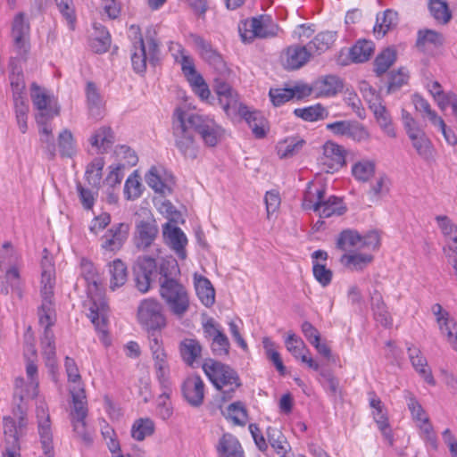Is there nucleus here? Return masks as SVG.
Returning a JSON list of instances; mask_svg holds the SVG:
<instances>
[{
  "instance_id": "obj_43",
  "label": "nucleus",
  "mask_w": 457,
  "mask_h": 457,
  "mask_svg": "<svg viewBox=\"0 0 457 457\" xmlns=\"http://www.w3.org/2000/svg\"><path fill=\"white\" fill-rule=\"evenodd\" d=\"M374 52V44L370 40H359L351 47L349 54L352 62L361 63L368 61Z\"/></svg>"
},
{
  "instance_id": "obj_47",
  "label": "nucleus",
  "mask_w": 457,
  "mask_h": 457,
  "mask_svg": "<svg viewBox=\"0 0 457 457\" xmlns=\"http://www.w3.org/2000/svg\"><path fill=\"white\" fill-rule=\"evenodd\" d=\"M396 60V52L391 47L384 49L374 61V71L381 76L394 64Z\"/></svg>"
},
{
  "instance_id": "obj_34",
  "label": "nucleus",
  "mask_w": 457,
  "mask_h": 457,
  "mask_svg": "<svg viewBox=\"0 0 457 457\" xmlns=\"http://www.w3.org/2000/svg\"><path fill=\"white\" fill-rule=\"evenodd\" d=\"M326 189L324 187H315L312 182L308 183L307 188L303 194L302 206L304 210H312L313 212L320 208V202L324 199Z\"/></svg>"
},
{
  "instance_id": "obj_26",
  "label": "nucleus",
  "mask_w": 457,
  "mask_h": 457,
  "mask_svg": "<svg viewBox=\"0 0 457 457\" xmlns=\"http://www.w3.org/2000/svg\"><path fill=\"white\" fill-rule=\"evenodd\" d=\"M407 351L411 363L415 370L428 385L436 386V380L432 375V371L428 367L427 359L422 355L420 348L410 345L407 347Z\"/></svg>"
},
{
  "instance_id": "obj_3",
  "label": "nucleus",
  "mask_w": 457,
  "mask_h": 457,
  "mask_svg": "<svg viewBox=\"0 0 457 457\" xmlns=\"http://www.w3.org/2000/svg\"><path fill=\"white\" fill-rule=\"evenodd\" d=\"M79 269L80 277L87 284V294L90 299L89 313L87 316L96 327V329L103 335H106L109 306L101 292L100 276L94 263L87 259L81 260Z\"/></svg>"
},
{
  "instance_id": "obj_19",
  "label": "nucleus",
  "mask_w": 457,
  "mask_h": 457,
  "mask_svg": "<svg viewBox=\"0 0 457 457\" xmlns=\"http://www.w3.org/2000/svg\"><path fill=\"white\" fill-rule=\"evenodd\" d=\"M187 403L195 408L200 407L204 399V383L199 375L187 377L181 386Z\"/></svg>"
},
{
  "instance_id": "obj_5",
  "label": "nucleus",
  "mask_w": 457,
  "mask_h": 457,
  "mask_svg": "<svg viewBox=\"0 0 457 457\" xmlns=\"http://www.w3.org/2000/svg\"><path fill=\"white\" fill-rule=\"evenodd\" d=\"M160 296L170 312L178 318H182L189 310L190 299L186 287L179 280H165L159 289Z\"/></svg>"
},
{
  "instance_id": "obj_55",
  "label": "nucleus",
  "mask_w": 457,
  "mask_h": 457,
  "mask_svg": "<svg viewBox=\"0 0 457 457\" xmlns=\"http://www.w3.org/2000/svg\"><path fill=\"white\" fill-rule=\"evenodd\" d=\"M143 186L140 182V177L135 170L129 176L124 185V195L128 200H135L142 195Z\"/></svg>"
},
{
  "instance_id": "obj_17",
  "label": "nucleus",
  "mask_w": 457,
  "mask_h": 457,
  "mask_svg": "<svg viewBox=\"0 0 457 457\" xmlns=\"http://www.w3.org/2000/svg\"><path fill=\"white\" fill-rule=\"evenodd\" d=\"M213 87L219 96V103L226 114L228 116L237 114V110H238L241 103L237 93L232 87L221 78H215Z\"/></svg>"
},
{
  "instance_id": "obj_7",
  "label": "nucleus",
  "mask_w": 457,
  "mask_h": 457,
  "mask_svg": "<svg viewBox=\"0 0 457 457\" xmlns=\"http://www.w3.org/2000/svg\"><path fill=\"white\" fill-rule=\"evenodd\" d=\"M379 235L376 231H370L361 236L356 230L345 229L337 237V248L345 253L360 251H375L379 246Z\"/></svg>"
},
{
  "instance_id": "obj_45",
  "label": "nucleus",
  "mask_w": 457,
  "mask_h": 457,
  "mask_svg": "<svg viewBox=\"0 0 457 457\" xmlns=\"http://www.w3.org/2000/svg\"><path fill=\"white\" fill-rule=\"evenodd\" d=\"M294 114L303 120L311 122L324 120L328 116V111L320 104L304 108H296L294 110Z\"/></svg>"
},
{
  "instance_id": "obj_18",
  "label": "nucleus",
  "mask_w": 457,
  "mask_h": 457,
  "mask_svg": "<svg viewBox=\"0 0 457 457\" xmlns=\"http://www.w3.org/2000/svg\"><path fill=\"white\" fill-rule=\"evenodd\" d=\"M129 234V225L127 222L113 224L102 237L101 247L104 251L117 252L121 249Z\"/></svg>"
},
{
  "instance_id": "obj_31",
  "label": "nucleus",
  "mask_w": 457,
  "mask_h": 457,
  "mask_svg": "<svg viewBox=\"0 0 457 457\" xmlns=\"http://www.w3.org/2000/svg\"><path fill=\"white\" fill-rule=\"evenodd\" d=\"M398 21V13L392 9H386L382 13H378L373 28L375 37L382 38L388 31L397 26Z\"/></svg>"
},
{
  "instance_id": "obj_28",
  "label": "nucleus",
  "mask_w": 457,
  "mask_h": 457,
  "mask_svg": "<svg viewBox=\"0 0 457 457\" xmlns=\"http://www.w3.org/2000/svg\"><path fill=\"white\" fill-rule=\"evenodd\" d=\"M216 449L218 457H245L238 439L229 433L224 434L220 438Z\"/></svg>"
},
{
  "instance_id": "obj_21",
  "label": "nucleus",
  "mask_w": 457,
  "mask_h": 457,
  "mask_svg": "<svg viewBox=\"0 0 457 457\" xmlns=\"http://www.w3.org/2000/svg\"><path fill=\"white\" fill-rule=\"evenodd\" d=\"M12 35L15 47L19 50L21 54H25L29 52V24L25 20L22 12L18 13L12 22Z\"/></svg>"
},
{
  "instance_id": "obj_16",
  "label": "nucleus",
  "mask_w": 457,
  "mask_h": 457,
  "mask_svg": "<svg viewBox=\"0 0 457 457\" xmlns=\"http://www.w3.org/2000/svg\"><path fill=\"white\" fill-rule=\"evenodd\" d=\"M369 405L372 409V417L376 422L378 429L381 431L384 437L393 445L394 436L390 428L387 411L385 404L374 391L368 393Z\"/></svg>"
},
{
  "instance_id": "obj_24",
  "label": "nucleus",
  "mask_w": 457,
  "mask_h": 457,
  "mask_svg": "<svg viewBox=\"0 0 457 457\" xmlns=\"http://www.w3.org/2000/svg\"><path fill=\"white\" fill-rule=\"evenodd\" d=\"M312 55L307 45L288 46L285 53L284 67L287 70H297L303 67Z\"/></svg>"
},
{
  "instance_id": "obj_49",
  "label": "nucleus",
  "mask_w": 457,
  "mask_h": 457,
  "mask_svg": "<svg viewBox=\"0 0 457 457\" xmlns=\"http://www.w3.org/2000/svg\"><path fill=\"white\" fill-rule=\"evenodd\" d=\"M437 323L442 333L445 334L448 342L457 352V324L453 320L449 319V313L445 312L441 317H437Z\"/></svg>"
},
{
  "instance_id": "obj_44",
  "label": "nucleus",
  "mask_w": 457,
  "mask_h": 457,
  "mask_svg": "<svg viewBox=\"0 0 457 457\" xmlns=\"http://www.w3.org/2000/svg\"><path fill=\"white\" fill-rule=\"evenodd\" d=\"M111 274L110 288L115 290L123 286L128 278V270L125 263L120 260H114L109 266Z\"/></svg>"
},
{
  "instance_id": "obj_57",
  "label": "nucleus",
  "mask_w": 457,
  "mask_h": 457,
  "mask_svg": "<svg viewBox=\"0 0 457 457\" xmlns=\"http://www.w3.org/2000/svg\"><path fill=\"white\" fill-rule=\"evenodd\" d=\"M404 394L405 399L407 400V406L411 411L412 420L416 423L420 421H426L427 419H428V416L417 398L409 391H406Z\"/></svg>"
},
{
  "instance_id": "obj_56",
  "label": "nucleus",
  "mask_w": 457,
  "mask_h": 457,
  "mask_svg": "<svg viewBox=\"0 0 457 457\" xmlns=\"http://www.w3.org/2000/svg\"><path fill=\"white\" fill-rule=\"evenodd\" d=\"M375 172V163L363 160L356 162L352 168L353 177L360 181H368Z\"/></svg>"
},
{
  "instance_id": "obj_32",
  "label": "nucleus",
  "mask_w": 457,
  "mask_h": 457,
  "mask_svg": "<svg viewBox=\"0 0 457 457\" xmlns=\"http://www.w3.org/2000/svg\"><path fill=\"white\" fill-rule=\"evenodd\" d=\"M22 279L16 266H11L3 278H0V293L7 295L10 291L21 295Z\"/></svg>"
},
{
  "instance_id": "obj_33",
  "label": "nucleus",
  "mask_w": 457,
  "mask_h": 457,
  "mask_svg": "<svg viewBox=\"0 0 457 457\" xmlns=\"http://www.w3.org/2000/svg\"><path fill=\"white\" fill-rule=\"evenodd\" d=\"M266 436L270 446L280 457L288 456L287 452L291 449L287 437L283 435L279 428L270 426L267 428Z\"/></svg>"
},
{
  "instance_id": "obj_29",
  "label": "nucleus",
  "mask_w": 457,
  "mask_h": 457,
  "mask_svg": "<svg viewBox=\"0 0 457 457\" xmlns=\"http://www.w3.org/2000/svg\"><path fill=\"white\" fill-rule=\"evenodd\" d=\"M368 252L344 253L339 262L345 268L352 271H361L373 261V255Z\"/></svg>"
},
{
  "instance_id": "obj_60",
  "label": "nucleus",
  "mask_w": 457,
  "mask_h": 457,
  "mask_svg": "<svg viewBox=\"0 0 457 457\" xmlns=\"http://www.w3.org/2000/svg\"><path fill=\"white\" fill-rule=\"evenodd\" d=\"M154 369L156 370V377L160 383V386L163 390H171V383L170 381V370L165 359H160L154 361Z\"/></svg>"
},
{
  "instance_id": "obj_48",
  "label": "nucleus",
  "mask_w": 457,
  "mask_h": 457,
  "mask_svg": "<svg viewBox=\"0 0 457 457\" xmlns=\"http://www.w3.org/2000/svg\"><path fill=\"white\" fill-rule=\"evenodd\" d=\"M428 10L431 16L441 24H447L452 19V12L444 0H429Z\"/></svg>"
},
{
  "instance_id": "obj_10",
  "label": "nucleus",
  "mask_w": 457,
  "mask_h": 457,
  "mask_svg": "<svg viewBox=\"0 0 457 457\" xmlns=\"http://www.w3.org/2000/svg\"><path fill=\"white\" fill-rule=\"evenodd\" d=\"M54 272H41V305L38 307L37 314L39 323L54 324L55 310L54 297Z\"/></svg>"
},
{
  "instance_id": "obj_25",
  "label": "nucleus",
  "mask_w": 457,
  "mask_h": 457,
  "mask_svg": "<svg viewBox=\"0 0 457 457\" xmlns=\"http://www.w3.org/2000/svg\"><path fill=\"white\" fill-rule=\"evenodd\" d=\"M237 114H239L248 124L253 134L257 138H262L266 136V120L260 112H251L245 105L240 104Z\"/></svg>"
},
{
  "instance_id": "obj_12",
  "label": "nucleus",
  "mask_w": 457,
  "mask_h": 457,
  "mask_svg": "<svg viewBox=\"0 0 457 457\" xmlns=\"http://www.w3.org/2000/svg\"><path fill=\"white\" fill-rule=\"evenodd\" d=\"M148 52H146L145 43L140 42V46H133L131 62L133 70L137 73H144L146 71L147 61L152 65H156L160 60L159 43L153 37H146Z\"/></svg>"
},
{
  "instance_id": "obj_58",
  "label": "nucleus",
  "mask_w": 457,
  "mask_h": 457,
  "mask_svg": "<svg viewBox=\"0 0 457 457\" xmlns=\"http://www.w3.org/2000/svg\"><path fill=\"white\" fill-rule=\"evenodd\" d=\"M58 146L62 157H71L75 154L73 136L69 129H64L59 134Z\"/></svg>"
},
{
  "instance_id": "obj_4",
  "label": "nucleus",
  "mask_w": 457,
  "mask_h": 457,
  "mask_svg": "<svg viewBox=\"0 0 457 457\" xmlns=\"http://www.w3.org/2000/svg\"><path fill=\"white\" fill-rule=\"evenodd\" d=\"M203 370L214 387L221 392L224 401L230 400L235 391L242 386L237 372L220 361L206 359Z\"/></svg>"
},
{
  "instance_id": "obj_42",
  "label": "nucleus",
  "mask_w": 457,
  "mask_h": 457,
  "mask_svg": "<svg viewBox=\"0 0 457 457\" xmlns=\"http://www.w3.org/2000/svg\"><path fill=\"white\" fill-rule=\"evenodd\" d=\"M381 129L390 137H395L396 133L392 124V118L386 108L380 104L371 105L370 109Z\"/></svg>"
},
{
  "instance_id": "obj_64",
  "label": "nucleus",
  "mask_w": 457,
  "mask_h": 457,
  "mask_svg": "<svg viewBox=\"0 0 457 457\" xmlns=\"http://www.w3.org/2000/svg\"><path fill=\"white\" fill-rule=\"evenodd\" d=\"M86 396L82 390L80 394H72L73 409L71 411L72 420H86L87 416V402L85 401Z\"/></svg>"
},
{
  "instance_id": "obj_20",
  "label": "nucleus",
  "mask_w": 457,
  "mask_h": 457,
  "mask_svg": "<svg viewBox=\"0 0 457 457\" xmlns=\"http://www.w3.org/2000/svg\"><path fill=\"white\" fill-rule=\"evenodd\" d=\"M194 44L197 47L202 58L212 66L220 75L228 72V67L221 55L212 47V45L202 37L192 36Z\"/></svg>"
},
{
  "instance_id": "obj_13",
  "label": "nucleus",
  "mask_w": 457,
  "mask_h": 457,
  "mask_svg": "<svg viewBox=\"0 0 457 457\" xmlns=\"http://www.w3.org/2000/svg\"><path fill=\"white\" fill-rule=\"evenodd\" d=\"M204 337L210 341V346L215 356L222 357L229 353L230 343L220 325L213 319L203 324Z\"/></svg>"
},
{
  "instance_id": "obj_2",
  "label": "nucleus",
  "mask_w": 457,
  "mask_h": 457,
  "mask_svg": "<svg viewBox=\"0 0 457 457\" xmlns=\"http://www.w3.org/2000/svg\"><path fill=\"white\" fill-rule=\"evenodd\" d=\"M179 264L172 256L162 257L156 261L150 256H138L133 266L135 286L143 294L149 291L151 283L157 278L159 286L165 280H178Z\"/></svg>"
},
{
  "instance_id": "obj_46",
  "label": "nucleus",
  "mask_w": 457,
  "mask_h": 457,
  "mask_svg": "<svg viewBox=\"0 0 457 457\" xmlns=\"http://www.w3.org/2000/svg\"><path fill=\"white\" fill-rule=\"evenodd\" d=\"M155 425L150 418H140L131 427V436L137 441H143L154 433Z\"/></svg>"
},
{
  "instance_id": "obj_8",
  "label": "nucleus",
  "mask_w": 457,
  "mask_h": 457,
  "mask_svg": "<svg viewBox=\"0 0 457 457\" xmlns=\"http://www.w3.org/2000/svg\"><path fill=\"white\" fill-rule=\"evenodd\" d=\"M137 318L141 327L147 331H160L167 325L163 305L153 297L139 303Z\"/></svg>"
},
{
  "instance_id": "obj_1",
  "label": "nucleus",
  "mask_w": 457,
  "mask_h": 457,
  "mask_svg": "<svg viewBox=\"0 0 457 457\" xmlns=\"http://www.w3.org/2000/svg\"><path fill=\"white\" fill-rule=\"evenodd\" d=\"M173 118L175 145L187 159L194 160L198 154V145L193 132L199 134L208 146H215L222 137L221 127L210 116L177 108Z\"/></svg>"
},
{
  "instance_id": "obj_63",
  "label": "nucleus",
  "mask_w": 457,
  "mask_h": 457,
  "mask_svg": "<svg viewBox=\"0 0 457 457\" xmlns=\"http://www.w3.org/2000/svg\"><path fill=\"white\" fill-rule=\"evenodd\" d=\"M228 417L236 425L244 426L247 419V411L242 402L237 401L229 404L227 408Z\"/></svg>"
},
{
  "instance_id": "obj_61",
  "label": "nucleus",
  "mask_w": 457,
  "mask_h": 457,
  "mask_svg": "<svg viewBox=\"0 0 457 457\" xmlns=\"http://www.w3.org/2000/svg\"><path fill=\"white\" fill-rule=\"evenodd\" d=\"M285 344L287 351L291 353V354L295 359H300L301 355H303L304 353H309V350L306 348L304 342L295 333L288 335Z\"/></svg>"
},
{
  "instance_id": "obj_15",
  "label": "nucleus",
  "mask_w": 457,
  "mask_h": 457,
  "mask_svg": "<svg viewBox=\"0 0 457 457\" xmlns=\"http://www.w3.org/2000/svg\"><path fill=\"white\" fill-rule=\"evenodd\" d=\"M30 97L34 107L39 111L38 116L36 118L37 123H43L45 120L53 119L59 114V110L57 108L53 109L51 106V96L46 89L40 87L35 82L31 84Z\"/></svg>"
},
{
  "instance_id": "obj_53",
  "label": "nucleus",
  "mask_w": 457,
  "mask_h": 457,
  "mask_svg": "<svg viewBox=\"0 0 457 457\" xmlns=\"http://www.w3.org/2000/svg\"><path fill=\"white\" fill-rule=\"evenodd\" d=\"M411 141L417 154L421 158L429 160L433 157L434 147L426 133L420 134V136L418 137H411Z\"/></svg>"
},
{
  "instance_id": "obj_51",
  "label": "nucleus",
  "mask_w": 457,
  "mask_h": 457,
  "mask_svg": "<svg viewBox=\"0 0 457 457\" xmlns=\"http://www.w3.org/2000/svg\"><path fill=\"white\" fill-rule=\"evenodd\" d=\"M304 140L297 137L287 138L278 143V154L280 158H288L298 154L304 145Z\"/></svg>"
},
{
  "instance_id": "obj_41",
  "label": "nucleus",
  "mask_w": 457,
  "mask_h": 457,
  "mask_svg": "<svg viewBox=\"0 0 457 457\" xmlns=\"http://www.w3.org/2000/svg\"><path fill=\"white\" fill-rule=\"evenodd\" d=\"M179 352L182 360L187 365L193 366L194 362L201 355L202 346L197 340L186 338L179 345Z\"/></svg>"
},
{
  "instance_id": "obj_52",
  "label": "nucleus",
  "mask_w": 457,
  "mask_h": 457,
  "mask_svg": "<svg viewBox=\"0 0 457 457\" xmlns=\"http://www.w3.org/2000/svg\"><path fill=\"white\" fill-rule=\"evenodd\" d=\"M96 36L91 39V48L95 53L101 54L108 51L111 46V36L104 27L95 25Z\"/></svg>"
},
{
  "instance_id": "obj_39",
  "label": "nucleus",
  "mask_w": 457,
  "mask_h": 457,
  "mask_svg": "<svg viewBox=\"0 0 457 457\" xmlns=\"http://www.w3.org/2000/svg\"><path fill=\"white\" fill-rule=\"evenodd\" d=\"M337 32L324 31L314 37V38L307 44L312 54H320L330 48L336 41Z\"/></svg>"
},
{
  "instance_id": "obj_37",
  "label": "nucleus",
  "mask_w": 457,
  "mask_h": 457,
  "mask_svg": "<svg viewBox=\"0 0 457 457\" xmlns=\"http://www.w3.org/2000/svg\"><path fill=\"white\" fill-rule=\"evenodd\" d=\"M114 143V134L110 127H101L90 138V144L99 153H105Z\"/></svg>"
},
{
  "instance_id": "obj_6",
  "label": "nucleus",
  "mask_w": 457,
  "mask_h": 457,
  "mask_svg": "<svg viewBox=\"0 0 457 457\" xmlns=\"http://www.w3.org/2000/svg\"><path fill=\"white\" fill-rule=\"evenodd\" d=\"M243 42L250 43L254 38H270L277 37L280 30L270 15L261 14L246 20L238 27Z\"/></svg>"
},
{
  "instance_id": "obj_14",
  "label": "nucleus",
  "mask_w": 457,
  "mask_h": 457,
  "mask_svg": "<svg viewBox=\"0 0 457 457\" xmlns=\"http://www.w3.org/2000/svg\"><path fill=\"white\" fill-rule=\"evenodd\" d=\"M37 431L43 453L46 457H54L53 432L48 409L45 403L37 406Z\"/></svg>"
},
{
  "instance_id": "obj_54",
  "label": "nucleus",
  "mask_w": 457,
  "mask_h": 457,
  "mask_svg": "<svg viewBox=\"0 0 457 457\" xmlns=\"http://www.w3.org/2000/svg\"><path fill=\"white\" fill-rule=\"evenodd\" d=\"M444 44V37L441 33L432 29H420L418 31L416 46L422 48L427 45L441 46Z\"/></svg>"
},
{
  "instance_id": "obj_40",
  "label": "nucleus",
  "mask_w": 457,
  "mask_h": 457,
  "mask_svg": "<svg viewBox=\"0 0 457 457\" xmlns=\"http://www.w3.org/2000/svg\"><path fill=\"white\" fill-rule=\"evenodd\" d=\"M145 180L148 187L162 196L170 195L172 192L171 187L162 179L160 170L155 166L151 167L146 172Z\"/></svg>"
},
{
  "instance_id": "obj_30",
  "label": "nucleus",
  "mask_w": 457,
  "mask_h": 457,
  "mask_svg": "<svg viewBox=\"0 0 457 457\" xmlns=\"http://www.w3.org/2000/svg\"><path fill=\"white\" fill-rule=\"evenodd\" d=\"M41 326L45 328L44 334L41 338V345L43 349V356L46 360V365L50 369H54L55 367V341H54V334L51 329V327L54 324L47 325L46 323H39Z\"/></svg>"
},
{
  "instance_id": "obj_50",
  "label": "nucleus",
  "mask_w": 457,
  "mask_h": 457,
  "mask_svg": "<svg viewBox=\"0 0 457 457\" xmlns=\"http://www.w3.org/2000/svg\"><path fill=\"white\" fill-rule=\"evenodd\" d=\"M104 166V158H95L87 167L86 179L88 184L94 187L99 188L102 180V171Z\"/></svg>"
},
{
  "instance_id": "obj_62",
  "label": "nucleus",
  "mask_w": 457,
  "mask_h": 457,
  "mask_svg": "<svg viewBox=\"0 0 457 457\" xmlns=\"http://www.w3.org/2000/svg\"><path fill=\"white\" fill-rule=\"evenodd\" d=\"M171 390H163L157 398L158 415L163 420H169L173 414V408L170 401Z\"/></svg>"
},
{
  "instance_id": "obj_59",
  "label": "nucleus",
  "mask_w": 457,
  "mask_h": 457,
  "mask_svg": "<svg viewBox=\"0 0 457 457\" xmlns=\"http://www.w3.org/2000/svg\"><path fill=\"white\" fill-rule=\"evenodd\" d=\"M262 344L267 358L272 361L279 374L284 375L286 373V367L283 364L279 353L274 348L275 344L269 337H264Z\"/></svg>"
},
{
  "instance_id": "obj_36",
  "label": "nucleus",
  "mask_w": 457,
  "mask_h": 457,
  "mask_svg": "<svg viewBox=\"0 0 457 457\" xmlns=\"http://www.w3.org/2000/svg\"><path fill=\"white\" fill-rule=\"evenodd\" d=\"M195 287L201 303L206 307L212 306L215 302V290L210 280L202 276L195 277Z\"/></svg>"
},
{
  "instance_id": "obj_11",
  "label": "nucleus",
  "mask_w": 457,
  "mask_h": 457,
  "mask_svg": "<svg viewBox=\"0 0 457 457\" xmlns=\"http://www.w3.org/2000/svg\"><path fill=\"white\" fill-rule=\"evenodd\" d=\"M159 235V228L152 215L137 219L135 222L133 245L137 250L146 251L154 243Z\"/></svg>"
},
{
  "instance_id": "obj_9",
  "label": "nucleus",
  "mask_w": 457,
  "mask_h": 457,
  "mask_svg": "<svg viewBox=\"0 0 457 457\" xmlns=\"http://www.w3.org/2000/svg\"><path fill=\"white\" fill-rule=\"evenodd\" d=\"M4 450L20 449V437L25 433L28 425L27 411L18 404L12 410V416L4 418Z\"/></svg>"
},
{
  "instance_id": "obj_23",
  "label": "nucleus",
  "mask_w": 457,
  "mask_h": 457,
  "mask_svg": "<svg viewBox=\"0 0 457 457\" xmlns=\"http://www.w3.org/2000/svg\"><path fill=\"white\" fill-rule=\"evenodd\" d=\"M163 237L178 256L184 260L187 257L185 246L187 239L180 228L166 223L162 229Z\"/></svg>"
},
{
  "instance_id": "obj_22",
  "label": "nucleus",
  "mask_w": 457,
  "mask_h": 457,
  "mask_svg": "<svg viewBox=\"0 0 457 457\" xmlns=\"http://www.w3.org/2000/svg\"><path fill=\"white\" fill-rule=\"evenodd\" d=\"M320 162L327 168L326 171L337 170L345 163L344 149L337 144L328 141L323 145Z\"/></svg>"
},
{
  "instance_id": "obj_38",
  "label": "nucleus",
  "mask_w": 457,
  "mask_h": 457,
  "mask_svg": "<svg viewBox=\"0 0 457 457\" xmlns=\"http://www.w3.org/2000/svg\"><path fill=\"white\" fill-rule=\"evenodd\" d=\"M346 211L341 198L335 195L329 196L328 199H322L320 202V208L315 212H318L320 218H329L337 215L340 216Z\"/></svg>"
},
{
  "instance_id": "obj_35",
  "label": "nucleus",
  "mask_w": 457,
  "mask_h": 457,
  "mask_svg": "<svg viewBox=\"0 0 457 457\" xmlns=\"http://www.w3.org/2000/svg\"><path fill=\"white\" fill-rule=\"evenodd\" d=\"M86 96L90 115L95 119H100L104 112L103 99L95 83H87Z\"/></svg>"
},
{
  "instance_id": "obj_27",
  "label": "nucleus",
  "mask_w": 457,
  "mask_h": 457,
  "mask_svg": "<svg viewBox=\"0 0 457 457\" xmlns=\"http://www.w3.org/2000/svg\"><path fill=\"white\" fill-rule=\"evenodd\" d=\"M343 81L336 75L320 77L314 81V94L318 97L334 96L342 91Z\"/></svg>"
}]
</instances>
